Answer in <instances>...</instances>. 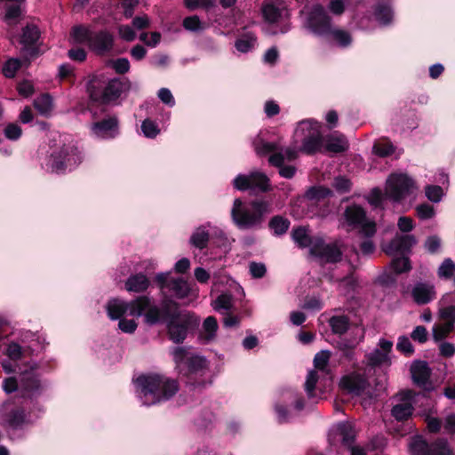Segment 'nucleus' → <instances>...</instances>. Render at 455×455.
I'll return each mask as SVG.
<instances>
[{"mask_svg": "<svg viewBox=\"0 0 455 455\" xmlns=\"http://www.w3.org/2000/svg\"><path fill=\"white\" fill-rule=\"evenodd\" d=\"M397 397L398 403L393 406L391 414L396 420H406L414 411V394L411 390H406L401 392Z\"/></svg>", "mask_w": 455, "mask_h": 455, "instance_id": "15", "label": "nucleus"}, {"mask_svg": "<svg viewBox=\"0 0 455 455\" xmlns=\"http://www.w3.org/2000/svg\"><path fill=\"white\" fill-rule=\"evenodd\" d=\"M206 365V361L204 357L197 355H193L188 358L186 366L188 372H196L204 369Z\"/></svg>", "mask_w": 455, "mask_h": 455, "instance_id": "54", "label": "nucleus"}, {"mask_svg": "<svg viewBox=\"0 0 455 455\" xmlns=\"http://www.w3.org/2000/svg\"><path fill=\"white\" fill-rule=\"evenodd\" d=\"M148 286V278L141 273L131 275L125 282V289L131 292H143Z\"/></svg>", "mask_w": 455, "mask_h": 455, "instance_id": "29", "label": "nucleus"}, {"mask_svg": "<svg viewBox=\"0 0 455 455\" xmlns=\"http://www.w3.org/2000/svg\"><path fill=\"white\" fill-rule=\"evenodd\" d=\"M332 27L331 20L323 6L314 5L307 15L306 28L316 36H325L330 34Z\"/></svg>", "mask_w": 455, "mask_h": 455, "instance_id": "10", "label": "nucleus"}, {"mask_svg": "<svg viewBox=\"0 0 455 455\" xmlns=\"http://www.w3.org/2000/svg\"><path fill=\"white\" fill-rule=\"evenodd\" d=\"M212 307L214 310L220 312L222 314L228 313L233 307V299L230 295L228 294H220L218 298L213 301Z\"/></svg>", "mask_w": 455, "mask_h": 455, "instance_id": "43", "label": "nucleus"}, {"mask_svg": "<svg viewBox=\"0 0 455 455\" xmlns=\"http://www.w3.org/2000/svg\"><path fill=\"white\" fill-rule=\"evenodd\" d=\"M234 187L240 191H250L258 195L270 190L269 179L266 174L255 172L248 175L239 174L233 181Z\"/></svg>", "mask_w": 455, "mask_h": 455, "instance_id": "9", "label": "nucleus"}, {"mask_svg": "<svg viewBox=\"0 0 455 455\" xmlns=\"http://www.w3.org/2000/svg\"><path fill=\"white\" fill-rule=\"evenodd\" d=\"M289 227L290 221L282 216H275L269 221V228L277 235H281L286 233Z\"/></svg>", "mask_w": 455, "mask_h": 455, "instance_id": "42", "label": "nucleus"}, {"mask_svg": "<svg viewBox=\"0 0 455 455\" xmlns=\"http://www.w3.org/2000/svg\"><path fill=\"white\" fill-rule=\"evenodd\" d=\"M374 15L380 23L387 24L392 20L393 12L388 5L379 4L376 7Z\"/></svg>", "mask_w": 455, "mask_h": 455, "instance_id": "51", "label": "nucleus"}, {"mask_svg": "<svg viewBox=\"0 0 455 455\" xmlns=\"http://www.w3.org/2000/svg\"><path fill=\"white\" fill-rule=\"evenodd\" d=\"M132 306V300L131 302H125L119 299H112L107 304L108 315L112 320L121 319L125 313L131 315V309Z\"/></svg>", "mask_w": 455, "mask_h": 455, "instance_id": "24", "label": "nucleus"}, {"mask_svg": "<svg viewBox=\"0 0 455 455\" xmlns=\"http://www.w3.org/2000/svg\"><path fill=\"white\" fill-rule=\"evenodd\" d=\"M339 386L341 389L352 395H361L369 387L367 379L357 373H352L341 378Z\"/></svg>", "mask_w": 455, "mask_h": 455, "instance_id": "20", "label": "nucleus"}, {"mask_svg": "<svg viewBox=\"0 0 455 455\" xmlns=\"http://www.w3.org/2000/svg\"><path fill=\"white\" fill-rule=\"evenodd\" d=\"M105 84V81L101 77L97 76H92L90 77L86 85V91L92 100L100 102V100L102 97Z\"/></svg>", "mask_w": 455, "mask_h": 455, "instance_id": "31", "label": "nucleus"}, {"mask_svg": "<svg viewBox=\"0 0 455 455\" xmlns=\"http://www.w3.org/2000/svg\"><path fill=\"white\" fill-rule=\"evenodd\" d=\"M166 322L170 339L174 343L183 342L188 330L199 324V319L188 311H174Z\"/></svg>", "mask_w": 455, "mask_h": 455, "instance_id": "6", "label": "nucleus"}, {"mask_svg": "<svg viewBox=\"0 0 455 455\" xmlns=\"http://www.w3.org/2000/svg\"><path fill=\"white\" fill-rule=\"evenodd\" d=\"M332 186L339 193L343 194L350 191L352 183L346 177L338 176L334 179Z\"/></svg>", "mask_w": 455, "mask_h": 455, "instance_id": "59", "label": "nucleus"}, {"mask_svg": "<svg viewBox=\"0 0 455 455\" xmlns=\"http://www.w3.org/2000/svg\"><path fill=\"white\" fill-rule=\"evenodd\" d=\"M92 134L100 139H113L119 133V121L116 116H108L91 125Z\"/></svg>", "mask_w": 455, "mask_h": 455, "instance_id": "17", "label": "nucleus"}, {"mask_svg": "<svg viewBox=\"0 0 455 455\" xmlns=\"http://www.w3.org/2000/svg\"><path fill=\"white\" fill-rule=\"evenodd\" d=\"M183 27L185 29L192 32H200L204 29V23L196 15L187 17L183 20Z\"/></svg>", "mask_w": 455, "mask_h": 455, "instance_id": "52", "label": "nucleus"}, {"mask_svg": "<svg viewBox=\"0 0 455 455\" xmlns=\"http://www.w3.org/2000/svg\"><path fill=\"white\" fill-rule=\"evenodd\" d=\"M301 142L299 151L312 155L322 146V135L318 123L313 120H304L298 124L294 132V143Z\"/></svg>", "mask_w": 455, "mask_h": 455, "instance_id": "5", "label": "nucleus"}, {"mask_svg": "<svg viewBox=\"0 0 455 455\" xmlns=\"http://www.w3.org/2000/svg\"><path fill=\"white\" fill-rule=\"evenodd\" d=\"M417 215L421 220H428L434 217L435 209L428 204H422L416 207Z\"/></svg>", "mask_w": 455, "mask_h": 455, "instance_id": "64", "label": "nucleus"}, {"mask_svg": "<svg viewBox=\"0 0 455 455\" xmlns=\"http://www.w3.org/2000/svg\"><path fill=\"white\" fill-rule=\"evenodd\" d=\"M331 359V352L329 350H321L316 353L314 357V367L315 371H319L324 374L331 372L329 363Z\"/></svg>", "mask_w": 455, "mask_h": 455, "instance_id": "34", "label": "nucleus"}, {"mask_svg": "<svg viewBox=\"0 0 455 455\" xmlns=\"http://www.w3.org/2000/svg\"><path fill=\"white\" fill-rule=\"evenodd\" d=\"M348 140L345 135L335 132L325 138V148L332 153H342L348 149Z\"/></svg>", "mask_w": 455, "mask_h": 455, "instance_id": "26", "label": "nucleus"}, {"mask_svg": "<svg viewBox=\"0 0 455 455\" xmlns=\"http://www.w3.org/2000/svg\"><path fill=\"white\" fill-rule=\"evenodd\" d=\"M391 267L395 274H402L411 269L410 260L407 257L396 258L392 260Z\"/></svg>", "mask_w": 455, "mask_h": 455, "instance_id": "55", "label": "nucleus"}, {"mask_svg": "<svg viewBox=\"0 0 455 455\" xmlns=\"http://www.w3.org/2000/svg\"><path fill=\"white\" fill-rule=\"evenodd\" d=\"M260 12L265 22L277 24L289 18V9L283 0H263Z\"/></svg>", "mask_w": 455, "mask_h": 455, "instance_id": "11", "label": "nucleus"}, {"mask_svg": "<svg viewBox=\"0 0 455 455\" xmlns=\"http://www.w3.org/2000/svg\"><path fill=\"white\" fill-rule=\"evenodd\" d=\"M429 448L430 444L421 438L414 439L410 445L412 455H429Z\"/></svg>", "mask_w": 455, "mask_h": 455, "instance_id": "49", "label": "nucleus"}, {"mask_svg": "<svg viewBox=\"0 0 455 455\" xmlns=\"http://www.w3.org/2000/svg\"><path fill=\"white\" fill-rule=\"evenodd\" d=\"M454 323L452 322H445L441 324H437L433 328V338L435 340L439 341L445 339L448 334L452 331Z\"/></svg>", "mask_w": 455, "mask_h": 455, "instance_id": "46", "label": "nucleus"}, {"mask_svg": "<svg viewBox=\"0 0 455 455\" xmlns=\"http://www.w3.org/2000/svg\"><path fill=\"white\" fill-rule=\"evenodd\" d=\"M438 276L443 279H450L455 274V262L450 259H445L437 270Z\"/></svg>", "mask_w": 455, "mask_h": 455, "instance_id": "45", "label": "nucleus"}, {"mask_svg": "<svg viewBox=\"0 0 455 455\" xmlns=\"http://www.w3.org/2000/svg\"><path fill=\"white\" fill-rule=\"evenodd\" d=\"M415 190L417 186L414 180L404 173H392L386 182V196L395 203H400Z\"/></svg>", "mask_w": 455, "mask_h": 455, "instance_id": "7", "label": "nucleus"}, {"mask_svg": "<svg viewBox=\"0 0 455 455\" xmlns=\"http://www.w3.org/2000/svg\"><path fill=\"white\" fill-rule=\"evenodd\" d=\"M332 195V192L330 188L323 187V186H315L311 187L308 188L306 192L305 196L308 200L312 201H321L328 196H331Z\"/></svg>", "mask_w": 455, "mask_h": 455, "instance_id": "38", "label": "nucleus"}, {"mask_svg": "<svg viewBox=\"0 0 455 455\" xmlns=\"http://www.w3.org/2000/svg\"><path fill=\"white\" fill-rule=\"evenodd\" d=\"M387 198L386 196V192L383 194L382 190L379 188H374L371 189L369 203L375 207H379L382 205L383 200Z\"/></svg>", "mask_w": 455, "mask_h": 455, "instance_id": "63", "label": "nucleus"}, {"mask_svg": "<svg viewBox=\"0 0 455 455\" xmlns=\"http://www.w3.org/2000/svg\"><path fill=\"white\" fill-rule=\"evenodd\" d=\"M34 107L40 114L47 115L52 109V98L49 94H42L35 99Z\"/></svg>", "mask_w": 455, "mask_h": 455, "instance_id": "40", "label": "nucleus"}, {"mask_svg": "<svg viewBox=\"0 0 455 455\" xmlns=\"http://www.w3.org/2000/svg\"><path fill=\"white\" fill-rule=\"evenodd\" d=\"M337 433L341 439V443L347 448L354 444L355 433L352 426L348 423H340L338 426Z\"/></svg>", "mask_w": 455, "mask_h": 455, "instance_id": "33", "label": "nucleus"}, {"mask_svg": "<svg viewBox=\"0 0 455 455\" xmlns=\"http://www.w3.org/2000/svg\"><path fill=\"white\" fill-rule=\"evenodd\" d=\"M9 403H4L1 408L3 426L4 427L18 430L30 424V419L23 408L15 407L9 409Z\"/></svg>", "mask_w": 455, "mask_h": 455, "instance_id": "12", "label": "nucleus"}, {"mask_svg": "<svg viewBox=\"0 0 455 455\" xmlns=\"http://www.w3.org/2000/svg\"><path fill=\"white\" fill-rule=\"evenodd\" d=\"M292 239L294 242L301 248L309 247V250L312 248L313 243L315 242L317 237H310L307 234V231L303 227H299L294 228L291 233Z\"/></svg>", "mask_w": 455, "mask_h": 455, "instance_id": "32", "label": "nucleus"}, {"mask_svg": "<svg viewBox=\"0 0 455 455\" xmlns=\"http://www.w3.org/2000/svg\"><path fill=\"white\" fill-rule=\"evenodd\" d=\"M40 38L39 28L33 24L27 25L22 29V34L20 43L24 46L25 50H28L31 46L35 45Z\"/></svg>", "mask_w": 455, "mask_h": 455, "instance_id": "30", "label": "nucleus"}, {"mask_svg": "<svg viewBox=\"0 0 455 455\" xmlns=\"http://www.w3.org/2000/svg\"><path fill=\"white\" fill-rule=\"evenodd\" d=\"M415 243L416 239L412 235H396L384 248V251L389 255L404 254L409 252Z\"/></svg>", "mask_w": 455, "mask_h": 455, "instance_id": "21", "label": "nucleus"}, {"mask_svg": "<svg viewBox=\"0 0 455 455\" xmlns=\"http://www.w3.org/2000/svg\"><path fill=\"white\" fill-rule=\"evenodd\" d=\"M120 38L125 42H132L136 39L137 35L133 27L129 25H120L117 28Z\"/></svg>", "mask_w": 455, "mask_h": 455, "instance_id": "57", "label": "nucleus"}, {"mask_svg": "<svg viewBox=\"0 0 455 455\" xmlns=\"http://www.w3.org/2000/svg\"><path fill=\"white\" fill-rule=\"evenodd\" d=\"M425 193L426 196L434 203L441 201L443 195V188L436 185L426 187Z\"/></svg>", "mask_w": 455, "mask_h": 455, "instance_id": "60", "label": "nucleus"}, {"mask_svg": "<svg viewBox=\"0 0 455 455\" xmlns=\"http://www.w3.org/2000/svg\"><path fill=\"white\" fill-rule=\"evenodd\" d=\"M210 235L204 227L197 228L190 237V243L200 250L204 249L209 242Z\"/></svg>", "mask_w": 455, "mask_h": 455, "instance_id": "36", "label": "nucleus"}, {"mask_svg": "<svg viewBox=\"0 0 455 455\" xmlns=\"http://www.w3.org/2000/svg\"><path fill=\"white\" fill-rule=\"evenodd\" d=\"M310 253L326 263L339 262L342 257V251L337 243H325L320 237L315 239Z\"/></svg>", "mask_w": 455, "mask_h": 455, "instance_id": "13", "label": "nucleus"}, {"mask_svg": "<svg viewBox=\"0 0 455 455\" xmlns=\"http://www.w3.org/2000/svg\"><path fill=\"white\" fill-rule=\"evenodd\" d=\"M255 151L259 156L271 154L268 162L273 166H281L285 161H292L298 157V150L289 147L282 148L276 142L259 140L255 144Z\"/></svg>", "mask_w": 455, "mask_h": 455, "instance_id": "8", "label": "nucleus"}, {"mask_svg": "<svg viewBox=\"0 0 455 455\" xmlns=\"http://www.w3.org/2000/svg\"><path fill=\"white\" fill-rule=\"evenodd\" d=\"M185 5L190 10L199 7L210 10L215 6V0H185Z\"/></svg>", "mask_w": 455, "mask_h": 455, "instance_id": "58", "label": "nucleus"}, {"mask_svg": "<svg viewBox=\"0 0 455 455\" xmlns=\"http://www.w3.org/2000/svg\"><path fill=\"white\" fill-rule=\"evenodd\" d=\"M166 288L172 291L178 299H185L188 297L192 291L190 284L181 277L169 280Z\"/></svg>", "mask_w": 455, "mask_h": 455, "instance_id": "28", "label": "nucleus"}, {"mask_svg": "<svg viewBox=\"0 0 455 455\" xmlns=\"http://www.w3.org/2000/svg\"><path fill=\"white\" fill-rule=\"evenodd\" d=\"M349 324V318L347 315H334L329 320V325L334 334H344L348 330Z\"/></svg>", "mask_w": 455, "mask_h": 455, "instance_id": "35", "label": "nucleus"}, {"mask_svg": "<svg viewBox=\"0 0 455 455\" xmlns=\"http://www.w3.org/2000/svg\"><path fill=\"white\" fill-rule=\"evenodd\" d=\"M319 379V375L315 370H311L308 371L306 382H305V390L309 398L315 396V389L316 387V383Z\"/></svg>", "mask_w": 455, "mask_h": 455, "instance_id": "50", "label": "nucleus"}, {"mask_svg": "<svg viewBox=\"0 0 455 455\" xmlns=\"http://www.w3.org/2000/svg\"><path fill=\"white\" fill-rule=\"evenodd\" d=\"M324 37L331 38L341 47L348 46L352 41L351 36L347 31L334 27L331 28L330 34Z\"/></svg>", "mask_w": 455, "mask_h": 455, "instance_id": "37", "label": "nucleus"}, {"mask_svg": "<svg viewBox=\"0 0 455 455\" xmlns=\"http://www.w3.org/2000/svg\"><path fill=\"white\" fill-rule=\"evenodd\" d=\"M135 384L140 400L147 406L167 401L179 391L176 379L156 373L142 374L136 379Z\"/></svg>", "mask_w": 455, "mask_h": 455, "instance_id": "2", "label": "nucleus"}, {"mask_svg": "<svg viewBox=\"0 0 455 455\" xmlns=\"http://www.w3.org/2000/svg\"><path fill=\"white\" fill-rule=\"evenodd\" d=\"M255 44L256 37L252 34H248L235 41V48L241 52H248L254 47Z\"/></svg>", "mask_w": 455, "mask_h": 455, "instance_id": "48", "label": "nucleus"}, {"mask_svg": "<svg viewBox=\"0 0 455 455\" xmlns=\"http://www.w3.org/2000/svg\"><path fill=\"white\" fill-rule=\"evenodd\" d=\"M115 38L107 29L93 31L89 49L97 55H105L114 47Z\"/></svg>", "mask_w": 455, "mask_h": 455, "instance_id": "16", "label": "nucleus"}, {"mask_svg": "<svg viewBox=\"0 0 455 455\" xmlns=\"http://www.w3.org/2000/svg\"><path fill=\"white\" fill-rule=\"evenodd\" d=\"M52 142L45 163L49 172L64 174L75 170L83 162V152L74 140L59 135Z\"/></svg>", "mask_w": 455, "mask_h": 455, "instance_id": "1", "label": "nucleus"}, {"mask_svg": "<svg viewBox=\"0 0 455 455\" xmlns=\"http://www.w3.org/2000/svg\"><path fill=\"white\" fill-rule=\"evenodd\" d=\"M123 84L118 79L109 80L105 84L100 103L108 104L116 100L122 94Z\"/></svg>", "mask_w": 455, "mask_h": 455, "instance_id": "25", "label": "nucleus"}, {"mask_svg": "<svg viewBox=\"0 0 455 455\" xmlns=\"http://www.w3.org/2000/svg\"><path fill=\"white\" fill-rule=\"evenodd\" d=\"M344 216L347 225L358 228V230L363 229L368 223H375L373 220H368L364 210L356 204L347 207Z\"/></svg>", "mask_w": 455, "mask_h": 455, "instance_id": "22", "label": "nucleus"}, {"mask_svg": "<svg viewBox=\"0 0 455 455\" xmlns=\"http://www.w3.org/2000/svg\"><path fill=\"white\" fill-rule=\"evenodd\" d=\"M368 363L371 366H379L385 363H390L389 355L386 352L380 351V349L376 348L372 352L369 353L367 355Z\"/></svg>", "mask_w": 455, "mask_h": 455, "instance_id": "41", "label": "nucleus"}, {"mask_svg": "<svg viewBox=\"0 0 455 455\" xmlns=\"http://www.w3.org/2000/svg\"><path fill=\"white\" fill-rule=\"evenodd\" d=\"M172 355L176 367L181 371L182 366L186 365L192 354L184 347H176L172 350Z\"/></svg>", "mask_w": 455, "mask_h": 455, "instance_id": "39", "label": "nucleus"}, {"mask_svg": "<svg viewBox=\"0 0 455 455\" xmlns=\"http://www.w3.org/2000/svg\"><path fill=\"white\" fill-rule=\"evenodd\" d=\"M411 296L417 304H427L435 297V287L429 283H418L411 291Z\"/></svg>", "mask_w": 455, "mask_h": 455, "instance_id": "23", "label": "nucleus"}, {"mask_svg": "<svg viewBox=\"0 0 455 455\" xmlns=\"http://www.w3.org/2000/svg\"><path fill=\"white\" fill-rule=\"evenodd\" d=\"M270 212V204L265 200L257 199L244 204L240 198H235L231 209V217L241 229L259 228Z\"/></svg>", "mask_w": 455, "mask_h": 455, "instance_id": "3", "label": "nucleus"}, {"mask_svg": "<svg viewBox=\"0 0 455 455\" xmlns=\"http://www.w3.org/2000/svg\"><path fill=\"white\" fill-rule=\"evenodd\" d=\"M376 234V223H368L363 229L358 230L355 244L361 250L363 255H370L375 251L372 237Z\"/></svg>", "mask_w": 455, "mask_h": 455, "instance_id": "19", "label": "nucleus"}, {"mask_svg": "<svg viewBox=\"0 0 455 455\" xmlns=\"http://www.w3.org/2000/svg\"><path fill=\"white\" fill-rule=\"evenodd\" d=\"M171 305L177 307L172 301H164L162 306L155 304L148 296H140L132 300L131 309L132 316H144L145 322L149 325L165 322L171 315Z\"/></svg>", "mask_w": 455, "mask_h": 455, "instance_id": "4", "label": "nucleus"}, {"mask_svg": "<svg viewBox=\"0 0 455 455\" xmlns=\"http://www.w3.org/2000/svg\"><path fill=\"white\" fill-rule=\"evenodd\" d=\"M411 374L413 382L427 391L433 390L432 383L429 381L432 371L425 361H415L411 365Z\"/></svg>", "mask_w": 455, "mask_h": 455, "instance_id": "18", "label": "nucleus"}, {"mask_svg": "<svg viewBox=\"0 0 455 455\" xmlns=\"http://www.w3.org/2000/svg\"><path fill=\"white\" fill-rule=\"evenodd\" d=\"M203 329L205 332L204 339L209 342L212 341L215 336L218 330V323L214 316H208L203 323Z\"/></svg>", "mask_w": 455, "mask_h": 455, "instance_id": "44", "label": "nucleus"}, {"mask_svg": "<svg viewBox=\"0 0 455 455\" xmlns=\"http://www.w3.org/2000/svg\"><path fill=\"white\" fill-rule=\"evenodd\" d=\"M93 31L84 25H76L71 28L69 42L74 44L90 46Z\"/></svg>", "mask_w": 455, "mask_h": 455, "instance_id": "27", "label": "nucleus"}, {"mask_svg": "<svg viewBox=\"0 0 455 455\" xmlns=\"http://www.w3.org/2000/svg\"><path fill=\"white\" fill-rule=\"evenodd\" d=\"M22 133V130L17 124H9L4 130V136L11 140H18Z\"/></svg>", "mask_w": 455, "mask_h": 455, "instance_id": "62", "label": "nucleus"}, {"mask_svg": "<svg viewBox=\"0 0 455 455\" xmlns=\"http://www.w3.org/2000/svg\"><path fill=\"white\" fill-rule=\"evenodd\" d=\"M141 130L148 138H155L160 132L157 124L150 119H146L142 122Z\"/></svg>", "mask_w": 455, "mask_h": 455, "instance_id": "56", "label": "nucleus"}, {"mask_svg": "<svg viewBox=\"0 0 455 455\" xmlns=\"http://www.w3.org/2000/svg\"><path fill=\"white\" fill-rule=\"evenodd\" d=\"M448 443L444 439H438L430 444L429 455H451Z\"/></svg>", "mask_w": 455, "mask_h": 455, "instance_id": "47", "label": "nucleus"}, {"mask_svg": "<svg viewBox=\"0 0 455 455\" xmlns=\"http://www.w3.org/2000/svg\"><path fill=\"white\" fill-rule=\"evenodd\" d=\"M21 62L19 59H9L3 66V74L5 77H14L16 72L20 68Z\"/></svg>", "mask_w": 455, "mask_h": 455, "instance_id": "53", "label": "nucleus"}, {"mask_svg": "<svg viewBox=\"0 0 455 455\" xmlns=\"http://www.w3.org/2000/svg\"><path fill=\"white\" fill-rule=\"evenodd\" d=\"M20 394L25 398H33L42 390V385L34 368L21 371L19 377Z\"/></svg>", "mask_w": 455, "mask_h": 455, "instance_id": "14", "label": "nucleus"}, {"mask_svg": "<svg viewBox=\"0 0 455 455\" xmlns=\"http://www.w3.org/2000/svg\"><path fill=\"white\" fill-rule=\"evenodd\" d=\"M23 350L20 345L16 342H12L7 346L6 355L12 361L21 359Z\"/></svg>", "mask_w": 455, "mask_h": 455, "instance_id": "61", "label": "nucleus"}]
</instances>
